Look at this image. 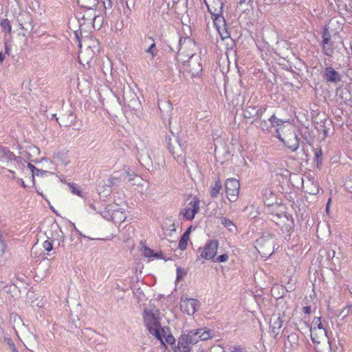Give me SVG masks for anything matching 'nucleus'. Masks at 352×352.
<instances>
[{"instance_id":"a211bd4d","label":"nucleus","mask_w":352,"mask_h":352,"mask_svg":"<svg viewBox=\"0 0 352 352\" xmlns=\"http://www.w3.org/2000/svg\"><path fill=\"white\" fill-rule=\"evenodd\" d=\"M321 45L323 54L329 57H332L334 52L333 41L332 40L322 41Z\"/></svg>"},{"instance_id":"e433bc0d","label":"nucleus","mask_w":352,"mask_h":352,"mask_svg":"<svg viewBox=\"0 0 352 352\" xmlns=\"http://www.w3.org/2000/svg\"><path fill=\"white\" fill-rule=\"evenodd\" d=\"M4 342L7 344V345L10 347V350L12 352H19L17 349L16 348L12 340L10 338L3 337Z\"/></svg>"},{"instance_id":"4be33fe9","label":"nucleus","mask_w":352,"mask_h":352,"mask_svg":"<svg viewBox=\"0 0 352 352\" xmlns=\"http://www.w3.org/2000/svg\"><path fill=\"white\" fill-rule=\"evenodd\" d=\"M82 19L91 21L93 28L95 30H99L102 27V18L96 15L95 14L93 16H89L88 18H86L84 15L82 16Z\"/></svg>"},{"instance_id":"473e14b6","label":"nucleus","mask_w":352,"mask_h":352,"mask_svg":"<svg viewBox=\"0 0 352 352\" xmlns=\"http://www.w3.org/2000/svg\"><path fill=\"white\" fill-rule=\"evenodd\" d=\"M187 274V270L180 267H177L176 281H180Z\"/></svg>"},{"instance_id":"13d9d810","label":"nucleus","mask_w":352,"mask_h":352,"mask_svg":"<svg viewBox=\"0 0 352 352\" xmlns=\"http://www.w3.org/2000/svg\"><path fill=\"white\" fill-rule=\"evenodd\" d=\"M276 138L278 140L283 143H285V139L280 135V130H278V133H276Z\"/></svg>"},{"instance_id":"2eb2a0df","label":"nucleus","mask_w":352,"mask_h":352,"mask_svg":"<svg viewBox=\"0 0 352 352\" xmlns=\"http://www.w3.org/2000/svg\"><path fill=\"white\" fill-rule=\"evenodd\" d=\"M191 344L184 335H182L178 340L177 346L174 347V352H190L192 347Z\"/></svg>"},{"instance_id":"72a5a7b5","label":"nucleus","mask_w":352,"mask_h":352,"mask_svg":"<svg viewBox=\"0 0 352 352\" xmlns=\"http://www.w3.org/2000/svg\"><path fill=\"white\" fill-rule=\"evenodd\" d=\"M186 42L191 43V39L189 37H180L179 36V41H178V44L176 47V50H177L178 53L181 50L183 45L185 44Z\"/></svg>"},{"instance_id":"aec40b11","label":"nucleus","mask_w":352,"mask_h":352,"mask_svg":"<svg viewBox=\"0 0 352 352\" xmlns=\"http://www.w3.org/2000/svg\"><path fill=\"white\" fill-rule=\"evenodd\" d=\"M250 101L246 104L245 109H243V115L245 118H251L255 116L256 107L253 104H250Z\"/></svg>"},{"instance_id":"37998d69","label":"nucleus","mask_w":352,"mask_h":352,"mask_svg":"<svg viewBox=\"0 0 352 352\" xmlns=\"http://www.w3.org/2000/svg\"><path fill=\"white\" fill-rule=\"evenodd\" d=\"M43 248L45 250L50 252L53 250V244L52 241L46 240L43 243Z\"/></svg>"},{"instance_id":"9d476101","label":"nucleus","mask_w":352,"mask_h":352,"mask_svg":"<svg viewBox=\"0 0 352 352\" xmlns=\"http://www.w3.org/2000/svg\"><path fill=\"white\" fill-rule=\"evenodd\" d=\"M324 81L327 83L336 84L341 81V75L333 67L329 66L325 67L322 73Z\"/></svg>"},{"instance_id":"4c0bfd02","label":"nucleus","mask_w":352,"mask_h":352,"mask_svg":"<svg viewBox=\"0 0 352 352\" xmlns=\"http://www.w3.org/2000/svg\"><path fill=\"white\" fill-rule=\"evenodd\" d=\"M146 53L151 54L152 58L156 56L157 50H156V45L155 43H153L147 50L145 51Z\"/></svg>"},{"instance_id":"de8ad7c7","label":"nucleus","mask_w":352,"mask_h":352,"mask_svg":"<svg viewBox=\"0 0 352 352\" xmlns=\"http://www.w3.org/2000/svg\"><path fill=\"white\" fill-rule=\"evenodd\" d=\"M164 337H165L166 342L168 344H170V345H171V346H173V345H174V346H175V338L173 337V335L169 334V335H168L167 336H164Z\"/></svg>"},{"instance_id":"6e6d98bb","label":"nucleus","mask_w":352,"mask_h":352,"mask_svg":"<svg viewBox=\"0 0 352 352\" xmlns=\"http://www.w3.org/2000/svg\"><path fill=\"white\" fill-rule=\"evenodd\" d=\"M162 257H163V253L161 251L155 252V253L154 252V254L153 256V258H162Z\"/></svg>"},{"instance_id":"bf43d9fd","label":"nucleus","mask_w":352,"mask_h":352,"mask_svg":"<svg viewBox=\"0 0 352 352\" xmlns=\"http://www.w3.org/2000/svg\"><path fill=\"white\" fill-rule=\"evenodd\" d=\"M131 102L132 103V105L135 106V104H138V98L137 97H134L131 100ZM133 109H135V107H133Z\"/></svg>"},{"instance_id":"4468645a","label":"nucleus","mask_w":352,"mask_h":352,"mask_svg":"<svg viewBox=\"0 0 352 352\" xmlns=\"http://www.w3.org/2000/svg\"><path fill=\"white\" fill-rule=\"evenodd\" d=\"M285 316H280V314L278 316L274 314L270 319V325L272 328V331L276 335L278 334L280 329L282 327L283 324L284 322Z\"/></svg>"},{"instance_id":"a878e982","label":"nucleus","mask_w":352,"mask_h":352,"mask_svg":"<svg viewBox=\"0 0 352 352\" xmlns=\"http://www.w3.org/2000/svg\"><path fill=\"white\" fill-rule=\"evenodd\" d=\"M222 190V184L219 179L217 180L214 185L211 186L210 189V196L212 198H215L220 193V191Z\"/></svg>"},{"instance_id":"2f4dec72","label":"nucleus","mask_w":352,"mask_h":352,"mask_svg":"<svg viewBox=\"0 0 352 352\" xmlns=\"http://www.w3.org/2000/svg\"><path fill=\"white\" fill-rule=\"evenodd\" d=\"M199 340H207L212 337V331L210 330H203L198 335Z\"/></svg>"},{"instance_id":"20e7f679","label":"nucleus","mask_w":352,"mask_h":352,"mask_svg":"<svg viewBox=\"0 0 352 352\" xmlns=\"http://www.w3.org/2000/svg\"><path fill=\"white\" fill-rule=\"evenodd\" d=\"M226 192L230 201L234 202L236 200L240 188L239 180L235 178H229L225 182Z\"/></svg>"},{"instance_id":"f03ea898","label":"nucleus","mask_w":352,"mask_h":352,"mask_svg":"<svg viewBox=\"0 0 352 352\" xmlns=\"http://www.w3.org/2000/svg\"><path fill=\"white\" fill-rule=\"evenodd\" d=\"M158 314L159 310L157 309L153 310L145 309L143 312V318L150 333L153 334L157 340H160L162 344L165 346L162 333L165 331L161 327Z\"/></svg>"},{"instance_id":"5fc2aeb1","label":"nucleus","mask_w":352,"mask_h":352,"mask_svg":"<svg viewBox=\"0 0 352 352\" xmlns=\"http://www.w3.org/2000/svg\"><path fill=\"white\" fill-rule=\"evenodd\" d=\"M4 47H5V54H7L8 55H10V52H11V49L9 47L7 41H6L4 43Z\"/></svg>"},{"instance_id":"4d7b16f0","label":"nucleus","mask_w":352,"mask_h":352,"mask_svg":"<svg viewBox=\"0 0 352 352\" xmlns=\"http://www.w3.org/2000/svg\"><path fill=\"white\" fill-rule=\"evenodd\" d=\"M302 311L306 314H309L311 313V307L310 306H305L302 308Z\"/></svg>"},{"instance_id":"603ef678","label":"nucleus","mask_w":352,"mask_h":352,"mask_svg":"<svg viewBox=\"0 0 352 352\" xmlns=\"http://www.w3.org/2000/svg\"><path fill=\"white\" fill-rule=\"evenodd\" d=\"M116 179L114 178V177H111L109 179H108L107 180V186H109V187H111V186H113L114 184H115V182L114 180H116Z\"/></svg>"},{"instance_id":"412c9836","label":"nucleus","mask_w":352,"mask_h":352,"mask_svg":"<svg viewBox=\"0 0 352 352\" xmlns=\"http://www.w3.org/2000/svg\"><path fill=\"white\" fill-rule=\"evenodd\" d=\"M98 3V0H78V4L89 10H94Z\"/></svg>"},{"instance_id":"bb28decb","label":"nucleus","mask_w":352,"mask_h":352,"mask_svg":"<svg viewBox=\"0 0 352 352\" xmlns=\"http://www.w3.org/2000/svg\"><path fill=\"white\" fill-rule=\"evenodd\" d=\"M221 223L224 227L227 228L230 232H234L236 228L234 223L227 217H222L221 219Z\"/></svg>"},{"instance_id":"338daca9","label":"nucleus","mask_w":352,"mask_h":352,"mask_svg":"<svg viewBox=\"0 0 352 352\" xmlns=\"http://www.w3.org/2000/svg\"><path fill=\"white\" fill-rule=\"evenodd\" d=\"M85 331H86V333H87L89 334H93L94 333V331H92L90 329H86Z\"/></svg>"},{"instance_id":"c756f323","label":"nucleus","mask_w":352,"mask_h":352,"mask_svg":"<svg viewBox=\"0 0 352 352\" xmlns=\"http://www.w3.org/2000/svg\"><path fill=\"white\" fill-rule=\"evenodd\" d=\"M2 31L10 33L12 27L8 19H3L0 23Z\"/></svg>"},{"instance_id":"052dcab7","label":"nucleus","mask_w":352,"mask_h":352,"mask_svg":"<svg viewBox=\"0 0 352 352\" xmlns=\"http://www.w3.org/2000/svg\"><path fill=\"white\" fill-rule=\"evenodd\" d=\"M103 4H104V6L105 9L111 8V6H112V3H111V0H109L107 3H106L105 2H103Z\"/></svg>"},{"instance_id":"9b49d317","label":"nucleus","mask_w":352,"mask_h":352,"mask_svg":"<svg viewBox=\"0 0 352 352\" xmlns=\"http://www.w3.org/2000/svg\"><path fill=\"white\" fill-rule=\"evenodd\" d=\"M204 3L211 15L222 14L223 8V0H204Z\"/></svg>"},{"instance_id":"e2e57ef3","label":"nucleus","mask_w":352,"mask_h":352,"mask_svg":"<svg viewBox=\"0 0 352 352\" xmlns=\"http://www.w3.org/2000/svg\"><path fill=\"white\" fill-rule=\"evenodd\" d=\"M190 231H191V227L188 228L183 234V235L184 236H189L190 235Z\"/></svg>"},{"instance_id":"58836bf2","label":"nucleus","mask_w":352,"mask_h":352,"mask_svg":"<svg viewBox=\"0 0 352 352\" xmlns=\"http://www.w3.org/2000/svg\"><path fill=\"white\" fill-rule=\"evenodd\" d=\"M338 95L344 100H348V94H349V91L346 89H341L338 90L337 92Z\"/></svg>"},{"instance_id":"69168bd1","label":"nucleus","mask_w":352,"mask_h":352,"mask_svg":"<svg viewBox=\"0 0 352 352\" xmlns=\"http://www.w3.org/2000/svg\"><path fill=\"white\" fill-rule=\"evenodd\" d=\"M20 184L23 188H26V185L25 184V182L22 179H20Z\"/></svg>"},{"instance_id":"a18cd8bd","label":"nucleus","mask_w":352,"mask_h":352,"mask_svg":"<svg viewBox=\"0 0 352 352\" xmlns=\"http://www.w3.org/2000/svg\"><path fill=\"white\" fill-rule=\"evenodd\" d=\"M153 254H154V251L152 249H151L150 248H148V247H144V255L146 257L153 258Z\"/></svg>"},{"instance_id":"3c124183","label":"nucleus","mask_w":352,"mask_h":352,"mask_svg":"<svg viewBox=\"0 0 352 352\" xmlns=\"http://www.w3.org/2000/svg\"><path fill=\"white\" fill-rule=\"evenodd\" d=\"M28 167L30 169V170L32 171V175L33 173H35V171L36 172H39V169L37 168L35 166H34L33 164H32L31 163H28Z\"/></svg>"},{"instance_id":"5701e85b","label":"nucleus","mask_w":352,"mask_h":352,"mask_svg":"<svg viewBox=\"0 0 352 352\" xmlns=\"http://www.w3.org/2000/svg\"><path fill=\"white\" fill-rule=\"evenodd\" d=\"M202 331L201 329H199L196 331H190L188 334L184 335L188 342L191 344H195L199 341V334Z\"/></svg>"},{"instance_id":"c03bdc74","label":"nucleus","mask_w":352,"mask_h":352,"mask_svg":"<svg viewBox=\"0 0 352 352\" xmlns=\"http://www.w3.org/2000/svg\"><path fill=\"white\" fill-rule=\"evenodd\" d=\"M322 41H330L331 40V35L327 28H324L322 34Z\"/></svg>"},{"instance_id":"79ce46f5","label":"nucleus","mask_w":352,"mask_h":352,"mask_svg":"<svg viewBox=\"0 0 352 352\" xmlns=\"http://www.w3.org/2000/svg\"><path fill=\"white\" fill-rule=\"evenodd\" d=\"M167 221L170 224L168 225V222H166L165 225L164 226V228H167V229L169 230L170 232H175L176 228L175 227V223L173 222V221L171 220L170 219H168Z\"/></svg>"},{"instance_id":"7ed1b4c3","label":"nucleus","mask_w":352,"mask_h":352,"mask_svg":"<svg viewBox=\"0 0 352 352\" xmlns=\"http://www.w3.org/2000/svg\"><path fill=\"white\" fill-rule=\"evenodd\" d=\"M201 305L200 302L194 298H188L187 296L183 295L181 297L180 308L182 312L192 316L199 309Z\"/></svg>"},{"instance_id":"f3484780","label":"nucleus","mask_w":352,"mask_h":352,"mask_svg":"<svg viewBox=\"0 0 352 352\" xmlns=\"http://www.w3.org/2000/svg\"><path fill=\"white\" fill-rule=\"evenodd\" d=\"M290 138L285 140L284 145L292 151H296L299 146V138L296 133L293 132L289 134Z\"/></svg>"},{"instance_id":"8fccbe9b","label":"nucleus","mask_w":352,"mask_h":352,"mask_svg":"<svg viewBox=\"0 0 352 352\" xmlns=\"http://www.w3.org/2000/svg\"><path fill=\"white\" fill-rule=\"evenodd\" d=\"M47 173L48 172L46 171V170H43L39 169V172L35 171V173L32 174V179L33 180L34 179V176L35 175H36V176H43V175H46Z\"/></svg>"},{"instance_id":"393cba45","label":"nucleus","mask_w":352,"mask_h":352,"mask_svg":"<svg viewBox=\"0 0 352 352\" xmlns=\"http://www.w3.org/2000/svg\"><path fill=\"white\" fill-rule=\"evenodd\" d=\"M216 28H223V26H227L226 21L222 14L218 15H211Z\"/></svg>"},{"instance_id":"49530a36","label":"nucleus","mask_w":352,"mask_h":352,"mask_svg":"<svg viewBox=\"0 0 352 352\" xmlns=\"http://www.w3.org/2000/svg\"><path fill=\"white\" fill-rule=\"evenodd\" d=\"M228 259V255L227 254H223L218 256L214 260L215 262L223 263L226 262Z\"/></svg>"},{"instance_id":"dca6fc26","label":"nucleus","mask_w":352,"mask_h":352,"mask_svg":"<svg viewBox=\"0 0 352 352\" xmlns=\"http://www.w3.org/2000/svg\"><path fill=\"white\" fill-rule=\"evenodd\" d=\"M76 115L72 112H70L68 115L64 114L59 118H56V120H60L58 122L60 126L70 127L74 122H76Z\"/></svg>"},{"instance_id":"680f3d73","label":"nucleus","mask_w":352,"mask_h":352,"mask_svg":"<svg viewBox=\"0 0 352 352\" xmlns=\"http://www.w3.org/2000/svg\"><path fill=\"white\" fill-rule=\"evenodd\" d=\"M285 69L292 73H296V71L293 68V65H292L291 64H289V67H287Z\"/></svg>"},{"instance_id":"cd10ccee","label":"nucleus","mask_w":352,"mask_h":352,"mask_svg":"<svg viewBox=\"0 0 352 352\" xmlns=\"http://www.w3.org/2000/svg\"><path fill=\"white\" fill-rule=\"evenodd\" d=\"M314 161L317 164V167L319 168L322 163V151L320 148H316L314 151Z\"/></svg>"},{"instance_id":"6e6552de","label":"nucleus","mask_w":352,"mask_h":352,"mask_svg":"<svg viewBox=\"0 0 352 352\" xmlns=\"http://www.w3.org/2000/svg\"><path fill=\"white\" fill-rule=\"evenodd\" d=\"M188 66L192 76H199L202 72L201 58L199 56L192 54L188 59Z\"/></svg>"},{"instance_id":"0e129e2a","label":"nucleus","mask_w":352,"mask_h":352,"mask_svg":"<svg viewBox=\"0 0 352 352\" xmlns=\"http://www.w3.org/2000/svg\"><path fill=\"white\" fill-rule=\"evenodd\" d=\"M5 55L3 54L2 52H0V64H2L3 61L4 60Z\"/></svg>"},{"instance_id":"39448f33","label":"nucleus","mask_w":352,"mask_h":352,"mask_svg":"<svg viewBox=\"0 0 352 352\" xmlns=\"http://www.w3.org/2000/svg\"><path fill=\"white\" fill-rule=\"evenodd\" d=\"M257 243L263 248V253L271 255L274 252V235L267 234L257 239Z\"/></svg>"},{"instance_id":"c9c22d12","label":"nucleus","mask_w":352,"mask_h":352,"mask_svg":"<svg viewBox=\"0 0 352 352\" xmlns=\"http://www.w3.org/2000/svg\"><path fill=\"white\" fill-rule=\"evenodd\" d=\"M336 252L334 250L331 249L324 250V256L328 261L333 262V258L335 257Z\"/></svg>"},{"instance_id":"c85d7f7f","label":"nucleus","mask_w":352,"mask_h":352,"mask_svg":"<svg viewBox=\"0 0 352 352\" xmlns=\"http://www.w3.org/2000/svg\"><path fill=\"white\" fill-rule=\"evenodd\" d=\"M68 186L69 187L71 192L74 195L83 197V195H82V192L81 191L80 186H78V185H76L75 184H69Z\"/></svg>"},{"instance_id":"a19ab883","label":"nucleus","mask_w":352,"mask_h":352,"mask_svg":"<svg viewBox=\"0 0 352 352\" xmlns=\"http://www.w3.org/2000/svg\"><path fill=\"white\" fill-rule=\"evenodd\" d=\"M267 107L266 106H261L258 109H256L255 116H256L257 119H261L263 116V113L266 111Z\"/></svg>"},{"instance_id":"f704fd0d","label":"nucleus","mask_w":352,"mask_h":352,"mask_svg":"<svg viewBox=\"0 0 352 352\" xmlns=\"http://www.w3.org/2000/svg\"><path fill=\"white\" fill-rule=\"evenodd\" d=\"M217 30L222 40H225L230 36V32L228 31L226 26H223V28H217Z\"/></svg>"},{"instance_id":"6ab92c4d","label":"nucleus","mask_w":352,"mask_h":352,"mask_svg":"<svg viewBox=\"0 0 352 352\" xmlns=\"http://www.w3.org/2000/svg\"><path fill=\"white\" fill-rule=\"evenodd\" d=\"M268 121L271 124V127H276V133H278V130H280L283 124L287 122V120H283L277 118L275 114H273L269 119Z\"/></svg>"},{"instance_id":"0eeeda50","label":"nucleus","mask_w":352,"mask_h":352,"mask_svg":"<svg viewBox=\"0 0 352 352\" xmlns=\"http://www.w3.org/2000/svg\"><path fill=\"white\" fill-rule=\"evenodd\" d=\"M219 243L216 240L209 241L204 246L201 252V256L207 260H211L217 254Z\"/></svg>"},{"instance_id":"f257e3e1","label":"nucleus","mask_w":352,"mask_h":352,"mask_svg":"<svg viewBox=\"0 0 352 352\" xmlns=\"http://www.w3.org/2000/svg\"><path fill=\"white\" fill-rule=\"evenodd\" d=\"M165 143L169 152L179 164L185 163L184 149L187 146V141L176 135L172 131L170 135L165 138Z\"/></svg>"},{"instance_id":"7c9ffc66","label":"nucleus","mask_w":352,"mask_h":352,"mask_svg":"<svg viewBox=\"0 0 352 352\" xmlns=\"http://www.w3.org/2000/svg\"><path fill=\"white\" fill-rule=\"evenodd\" d=\"M188 240L189 236H186L182 234L179 241L178 248L181 250H185L187 248Z\"/></svg>"},{"instance_id":"ea45409f","label":"nucleus","mask_w":352,"mask_h":352,"mask_svg":"<svg viewBox=\"0 0 352 352\" xmlns=\"http://www.w3.org/2000/svg\"><path fill=\"white\" fill-rule=\"evenodd\" d=\"M259 127L263 131H269L272 128L271 124L268 125L267 121L265 120H261Z\"/></svg>"},{"instance_id":"f8f14e48","label":"nucleus","mask_w":352,"mask_h":352,"mask_svg":"<svg viewBox=\"0 0 352 352\" xmlns=\"http://www.w3.org/2000/svg\"><path fill=\"white\" fill-rule=\"evenodd\" d=\"M18 21L22 30L31 32L34 30L33 18L29 13L20 14Z\"/></svg>"},{"instance_id":"b1692460","label":"nucleus","mask_w":352,"mask_h":352,"mask_svg":"<svg viewBox=\"0 0 352 352\" xmlns=\"http://www.w3.org/2000/svg\"><path fill=\"white\" fill-rule=\"evenodd\" d=\"M289 344L291 348H296L298 344V336L296 333H292L287 336V340L285 341V345L287 346Z\"/></svg>"},{"instance_id":"ddd939ff","label":"nucleus","mask_w":352,"mask_h":352,"mask_svg":"<svg viewBox=\"0 0 352 352\" xmlns=\"http://www.w3.org/2000/svg\"><path fill=\"white\" fill-rule=\"evenodd\" d=\"M19 158V157L16 156L14 153L11 152L8 148L0 146V161L8 163L12 161H18Z\"/></svg>"},{"instance_id":"864d4df0","label":"nucleus","mask_w":352,"mask_h":352,"mask_svg":"<svg viewBox=\"0 0 352 352\" xmlns=\"http://www.w3.org/2000/svg\"><path fill=\"white\" fill-rule=\"evenodd\" d=\"M296 65H297V67H299L300 68L301 66L305 65V62L300 58H296Z\"/></svg>"},{"instance_id":"423d86ee","label":"nucleus","mask_w":352,"mask_h":352,"mask_svg":"<svg viewBox=\"0 0 352 352\" xmlns=\"http://www.w3.org/2000/svg\"><path fill=\"white\" fill-rule=\"evenodd\" d=\"M304 324L306 327H309L310 336L312 341L315 343H320V340H318L317 338L314 336V331H316L318 330L320 335H327V331L323 327V325L321 322L320 317H314L311 325L309 327V324L307 322H304Z\"/></svg>"},{"instance_id":"1a4fd4ad","label":"nucleus","mask_w":352,"mask_h":352,"mask_svg":"<svg viewBox=\"0 0 352 352\" xmlns=\"http://www.w3.org/2000/svg\"><path fill=\"white\" fill-rule=\"evenodd\" d=\"M199 210V200L197 197H194L185 208L183 216L188 220H192Z\"/></svg>"},{"instance_id":"774afa93","label":"nucleus","mask_w":352,"mask_h":352,"mask_svg":"<svg viewBox=\"0 0 352 352\" xmlns=\"http://www.w3.org/2000/svg\"><path fill=\"white\" fill-rule=\"evenodd\" d=\"M89 207L93 209L94 210H96V206L93 204H89Z\"/></svg>"},{"instance_id":"09e8293b","label":"nucleus","mask_w":352,"mask_h":352,"mask_svg":"<svg viewBox=\"0 0 352 352\" xmlns=\"http://www.w3.org/2000/svg\"><path fill=\"white\" fill-rule=\"evenodd\" d=\"M229 349L232 352H244V349L241 346H231Z\"/></svg>"}]
</instances>
